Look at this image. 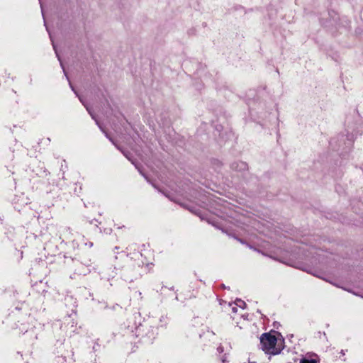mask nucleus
<instances>
[{"instance_id":"3","label":"nucleus","mask_w":363,"mask_h":363,"mask_svg":"<svg viewBox=\"0 0 363 363\" xmlns=\"http://www.w3.org/2000/svg\"><path fill=\"white\" fill-rule=\"evenodd\" d=\"M235 305L243 308L245 306V303L242 300H237L235 303Z\"/></svg>"},{"instance_id":"5","label":"nucleus","mask_w":363,"mask_h":363,"mask_svg":"<svg viewBox=\"0 0 363 363\" xmlns=\"http://www.w3.org/2000/svg\"><path fill=\"white\" fill-rule=\"evenodd\" d=\"M257 225H258V223L255 222V223H254V225H253V227H254V228H257V227H256Z\"/></svg>"},{"instance_id":"4","label":"nucleus","mask_w":363,"mask_h":363,"mask_svg":"<svg viewBox=\"0 0 363 363\" xmlns=\"http://www.w3.org/2000/svg\"><path fill=\"white\" fill-rule=\"evenodd\" d=\"M232 311H233L234 313H236V312H237V308H236V306H232Z\"/></svg>"},{"instance_id":"2","label":"nucleus","mask_w":363,"mask_h":363,"mask_svg":"<svg viewBox=\"0 0 363 363\" xmlns=\"http://www.w3.org/2000/svg\"><path fill=\"white\" fill-rule=\"evenodd\" d=\"M300 363H317V361L314 359H306V358H303Z\"/></svg>"},{"instance_id":"6","label":"nucleus","mask_w":363,"mask_h":363,"mask_svg":"<svg viewBox=\"0 0 363 363\" xmlns=\"http://www.w3.org/2000/svg\"><path fill=\"white\" fill-rule=\"evenodd\" d=\"M257 230H259L261 233H263V230H261L259 228H257Z\"/></svg>"},{"instance_id":"1","label":"nucleus","mask_w":363,"mask_h":363,"mask_svg":"<svg viewBox=\"0 0 363 363\" xmlns=\"http://www.w3.org/2000/svg\"><path fill=\"white\" fill-rule=\"evenodd\" d=\"M260 343L262 350L270 354H277L284 348L283 339L271 334H263L260 337Z\"/></svg>"}]
</instances>
